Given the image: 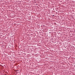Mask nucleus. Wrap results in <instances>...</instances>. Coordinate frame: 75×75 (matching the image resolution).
<instances>
[{"label":"nucleus","instance_id":"1","mask_svg":"<svg viewBox=\"0 0 75 75\" xmlns=\"http://www.w3.org/2000/svg\"><path fill=\"white\" fill-rule=\"evenodd\" d=\"M5 75H7V74H5Z\"/></svg>","mask_w":75,"mask_h":75}]
</instances>
